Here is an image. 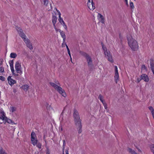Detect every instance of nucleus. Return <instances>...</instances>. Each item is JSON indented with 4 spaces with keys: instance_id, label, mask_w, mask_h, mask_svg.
<instances>
[{
    "instance_id": "f257e3e1",
    "label": "nucleus",
    "mask_w": 154,
    "mask_h": 154,
    "mask_svg": "<svg viewBox=\"0 0 154 154\" xmlns=\"http://www.w3.org/2000/svg\"><path fill=\"white\" fill-rule=\"evenodd\" d=\"M127 40L128 44L131 48L134 51L137 50L138 45L137 41L131 36L128 37Z\"/></svg>"
},
{
    "instance_id": "f03ea898",
    "label": "nucleus",
    "mask_w": 154,
    "mask_h": 154,
    "mask_svg": "<svg viewBox=\"0 0 154 154\" xmlns=\"http://www.w3.org/2000/svg\"><path fill=\"white\" fill-rule=\"evenodd\" d=\"M50 84L60 94L64 97L66 96V94L64 90L61 87L57 85L56 84L50 82Z\"/></svg>"
},
{
    "instance_id": "7ed1b4c3",
    "label": "nucleus",
    "mask_w": 154,
    "mask_h": 154,
    "mask_svg": "<svg viewBox=\"0 0 154 154\" xmlns=\"http://www.w3.org/2000/svg\"><path fill=\"white\" fill-rule=\"evenodd\" d=\"M16 29L18 31L20 36L23 39V41L26 44L30 43L29 40L28 38H26V35L23 32V30L20 27L16 26Z\"/></svg>"
},
{
    "instance_id": "20e7f679",
    "label": "nucleus",
    "mask_w": 154,
    "mask_h": 154,
    "mask_svg": "<svg viewBox=\"0 0 154 154\" xmlns=\"http://www.w3.org/2000/svg\"><path fill=\"white\" fill-rule=\"evenodd\" d=\"M73 116L75 125H80L81 120L80 119L78 111L75 109H74Z\"/></svg>"
},
{
    "instance_id": "39448f33",
    "label": "nucleus",
    "mask_w": 154,
    "mask_h": 154,
    "mask_svg": "<svg viewBox=\"0 0 154 154\" xmlns=\"http://www.w3.org/2000/svg\"><path fill=\"white\" fill-rule=\"evenodd\" d=\"M15 67L17 73H19L21 75L23 72L21 64L19 61H17L16 62Z\"/></svg>"
},
{
    "instance_id": "423d86ee",
    "label": "nucleus",
    "mask_w": 154,
    "mask_h": 154,
    "mask_svg": "<svg viewBox=\"0 0 154 154\" xmlns=\"http://www.w3.org/2000/svg\"><path fill=\"white\" fill-rule=\"evenodd\" d=\"M31 141L32 143L34 146L36 145L37 142H38V140L36 138V134L33 131H32L31 134Z\"/></svg>"
},
{
    "instance_id": "0eeeda50",
    "label": "nucleus",
    "mask_w": 154,
    "mask_h": 154,
    "mask_svg": "<svg viewBox=\"0 0 154 154\" xmlns=\"http://www.w3.org/2000/svg\"><path fill=\"white\" fill-rule=\"evenodd\" d=\"M104 54L106 56H107V57L108 60V61L111 63H112L113 62V60L109 51L106 50V51H105Z\"/></svg>"
},
{
    "instance_id": "6e6552de",
    "label": "nucleus",
    "mask_w": 154,
    "mask_h": 154,
    "mask_svg": "<svg viewBox=\"0 0 154 154\" xmlns=\"http://www.w3.org/2000/svg\"><path fill=\"white\" fill-rule=\"evenodd\" d=\"M115 74V80L116 83H117L118 82L119 80V75L118 72V68L116 66H114Z\"/></svg>"
},
{
    "instance_id": "1a4fd4ad",
    "label": "nucleus",
    "mask_w": 154,
    "mask_h": 154,
    "mask_svg": "<svg viewBox=\"0 0 154 154\" xmlns=\"http://www.w3.org/2000/svg\"><path fill=\"white\" fill-rule=\"evenodd\" d=\"M85 58L87 61L89 67L90 68H91L93 66L91 58L88 55Z\"/></svg>"
},
{
    "instance_id": "9d476101",
    "label": "nucleus",
    "mask_w": 154,
    "mask_h": 154,
    "mask_svg": "<svg viewBox=\"0 0 154 154\" xmlns=\"http://www.w3.org/2000/svg\"><path fill=\"white\" fill-rule=\"evenodd\" d=\"M11 76H9L7 79L9 84L11 86L17 83L16 81L11 78Z\"/></svg>"
},
{
    "instance_id": "9b49d317",
    "label": "nucleus",
    "mask_w": 154,
    "mask_h": 154,
    "mask_svg": "<svg viewBox=\"0 0 154 154\" xmlns=\"http://www.w3.org/2000/svg\"><path fill=\"white\" fill-rule=\"evenodd\" d=\"M150 68L154 75V61L153 59L151 58L149 60Z\"/></svg>"
},
{
    "instance_id": "f8f14e48",
    "label": "nucleus",
    "mask_w": 154,
    "mask_h": 154,
    "mask_svg": "<svg viewBox=\"0 0 154 154\" xmlns=\"http://www.w3.org/2000/svg\"><path fill=\"white\" fill-rule=\"evenodd\" d=\"M141 79L143 80L146 82H148L149 81V79L148 76L145 74H143L140 77Z\"/></svg>"
},
{
    "instance_id": "ddd939ff",
    "label": "nucleus",
    "mask_w": 154,
    "mask_h": 154,
    "mask_svg": "<svg viewBox=\"0 0 154 154\" xmlns=\"http://www.w3.org/2000/svg\"><path fill=\"white\" fill-rule=\"evenodd\" d=\"M91 0V3L90 4L88 3V6L90 10H93L95 8V6H94V3L93 1V0Z\"/></svg>"
},
{
    "instance_id": "4468645a",
    "label": "nucleus",
    "mask_w": 154,
    "mask_h": 154,
    "mask_svg": "<svg viewBox=\"0 0 154 154\" xmlns=\"http://www.w3.org/2000/svg\"><path fill=\"white\" fill-rule=\"evenodd\" d=\"M60 34L62 37L63 38V43L65 44V41H66V35H65L64 32H63V31L60 30Z\"/></svg>"
},
{
    "instance_id": "2eb2a0df",
    "label": "nucleus",
    "mask_w": 154,
    "mask_h": 154,
    "mask_svg": "<svg viewBox=\"0 0 154 154\" xmlns=\"http://www.w3.org/2000/svg\"><path fill=\"white\" fill-rule=\"evenodd\" d=\"M59 22L61 24L63 25V26L64 27V29L67 30V28L66 25L65 24V23L63 20L62 18L61 19H59Z\"/></svg>"
},
{
    "instance_id": "dca6fc26",
    "label": "nucleus",
    "mask_w": 154,
    "mask_h": 154,
    "mask_svg": "<svg viewBox=\"0 0 154 154\" xmlns=\"http://www.w3.org/2000/svg\"><path fill=\"white\" fill-rule=\"evenodd\" d=\"M76 127L78 129H79L78 133L79 134L81 133L82 132V123H80V125H75Z\"/></svg>"
},
{
    "instance_id": "f3484780",
    "label": "nucleus",
    "mask_w": 154,
    "mask_h": 154,
    "mask_svg": "<svg viewBox=\"0 0 154 154\" xmlns=\"http://www.w3.org/2000/svg\"><path fill=\"white\" fill-rule=\"evenodd\" d=\"M98 16H99V19H101L100 20V22L102 23H104L105 21H104V18L103 17V16L102 15L98 13Z\"/></svg>"
},
{
    "instance_id": "a211bd4d",
    "label": "nucleus",
    "mask_w": 154,
    "mask_h": 154,
    "mask_svg": "<svg viewBox=\"0 0 154 154\" xmlns=\"http://www.w3.org/2000/svg\"><path fill=\"white\" fill-rule=\"evenodd\" d=\"M151 113L153 118L154 119V109L152 106H150L148 107Z\"/></svg>"
},
{
    "instance_id": "6ab92c4d",
    "label": "nucleus",
    "mask_w": 154,
    "mask_h": 154,
    "mask_svg": "<svg viewBox=\"0 0 154 154\" xmlns=\"http://www.w3.org/2000/svg\"><path fill=\"white\" fill-rule=\"evenodd\" d=\"M57 17L56 16L53 15L52 17V22L53 23V26L55 25V24L57 21Z\"/></svg>"
},
{
    "instance_id": "aec40b11",
    "label": "nucleus",
    "mask_w": 154,
    "mask_h": 154,
    "mask_svg": "<svg viewBox=\"0 0 154 154\" xmlns=\"http://www.w3.org/2000/svg\"><path fill=\"white\" fill-rule=\"evenodd\" d=\"M128 151L129 152V153L131 154H137V153L134 150L132 149L131 148H128Z\"/></svg>"
},
{
    "instance_id": "412c9836",
    "label": "nucleus",
    "mask_w": 154,
    "mask_h": 154,
    "mask_svg": "<svg viewBox=\"0 0 154 154\" xmlns=\"http://www.w3.org/2000/svg\"><path fill=\"white\" fill-rule=\"evenodd\" d=\"M5 122H7L8 123L14 124V122L11 119L8 118L7 117H5Z\"/></svg>"
},
{
    "instance_id": "4be33fe9",
    "label": "nucleus",
    "mask_w": 154,
    "mask_h": 154,
    "mask_svg": "<svg viewBox=\"0 0 154 154\" xmlns=\"http://www.w3.org/2000/svg\"><path fill=\"white\" fill-rule=\"evenodd\" d=\"M29 86L27 85H25L23 86H22V88L25 91H27L28 89Z\"/></svg>"
},
{
    "instance_id": "5701e85b",
    "label": "nucleus",
    "mask_w": 154,
    "mask_h": 154,
    "mask_svg": "<svg viewBox=\"0 0 154 154\" xmlns=\"http://www.w3.org/2000/svg\"><path fill=\"white\" fill-rule=\"evenodd\" d=\"M98 98L100 99V101L102 102L103 104V103H105V102L104 101L103 99V97L102 95H101L100 94L99 95V96L98 97Z\"/></svg>"
},
{
    "instance_id": "b1692460",
    "label": "nucleus",
    "mask_w": 154,
    "mask_h": 154,
    "mask_svg": "<svg viewBox=\"0 0 154 154\" xmlns=\"http://www.w3.org/2000/svg\"><path fill=\"white\" fill-rule=\"evenodd\" d=\"M17 56V54L16 53H12L11 54L10 57L12 58H15Z\"/></svg>"
},
{
    "instance_id": "393cba45",
    "label": "nucleus",
    "mask_w": 154,
    "mask_h": 154,
    "mask_svg": "<svg viewBox=\"0 0 154 154\" xmlns=\"http://www.w3.org/2000/svg\"><path fill=\"white\" fill-rule=\"evenodd\" d=\"M27 47L29 48L30 50H32L33 49V47L32 46V45L31 43H28L26 44Z\"/></svg>"
},
{
    "instance_id": "a878e982",
    "label": "nucleus",
    "mask_w": 154,
    "mask_h": 154,
    "mask_svg": "<svg viewBox=\"0 0 154 154\" xmlns=\"http://www.w3.org/2000/svg\"><path fill=\"white\" fill-rule=\"evenodd\" d=\"M79 53L81 55L85 57H86L88 55V54L82 51H80Z\"/></svg>"
},
{
    "instance_id": "bb28decb",
    "label": "nucleus",
    "mask_w": 154,
    "mask_h": 154,
    "mask_svg": "<svg viewBox=\"0 0 154 154\" xmlns=\"http://www.w3.org/2000/svg\"><path fill=\"white\" fill-rule=\"evenodd\" d=\"M16 110V108L15 107H10V111L12 112L15 111Z\"/></svg>"
},
{
    "instance_id": "cd10ccee",
    "label": "nucleus",
    "mask_w": 154,
    "mask_h": 154,
    "mask_svg": "<svg viewBox=\"0 0 154 154\" xmlns=\"http://www.w3.org/2000/svg\"><path fill=\"white\" fill-rule=\"evenodd\" d=\"M5 114H2V115L0 116V119H2L3 121H5Z\"/></svg>"
},
{
    "instance_id": "c85d7f7f",
    "label": "nucleus",
    "mask_w": 154,
    "mask_h": 154,
    "mask_svg": "<svg viewBox=\"0 0 154 154\" xmlns=\"http://www.w3.org/2000/svg\"><path fill=\"white\" fill-rule=\"evenodd\" d=\"M151 150L154 154V144H151L150 146Z\"/></svg>"
},
{
    "instance_id": "c756f323",
    "label": "nucleus",
    "mask_w": 154,
    "mask_h": 154,
    "mask_svg": "<svg viewBox=\"0 0 154 154\" xmlns=\"http://www.w3.org/2000/svg\"><path fill=\"white\" fill-rule=\"evenodd\" d=\"M42 0L43 2L44 5L46 6H47L48 4V0Z\"/></svg>"
},
{
    "instance_id": "7c9ffc66",
    "label": "nucleus",
    "mask_w": 154,
    "mask_h": 154,
    "mask_svg": "<svg viewBox=\"0 0 154 154\" xmlns=\"http://www.w3.org/2000/svg\"><path fill=\"white\" fill-rule=\"evenodd\" d=\"M9 62L10 67H12V66H13L14 62H13V60H10L9 61Z\"/></svg>"
},
{
    "instance_id": "2f4dec72",
    "label": "nucleus",
    "mask_w": 154,
    "mask_h": 154,
    "mask_svg": "<svg viewBox=\"0 0 154 154\" xmlns=\"http://www.w3.org/2000/svg\"><path fill=\"white\" fill-rule=\"evenodd\" d=\"M0 154H7V153L5 152V151L2 149V148H1L0 149Z\"/></svg>"
},
{
    "instance_id": "473e14b6",
    "label": "nucleus",
    "mask_w": 154,
    "mask_h": 154,
    "mask_svg": "<svg viewBox=\"0 0 154 154\" xmlns=\"http://www.w3.org/2000/svg\"><path fill=\"white\" fill-rule=\"evenodd\" d=\"M36 146L39 149H40L41 148L42 145L39 142H37L36 143Z\"/></svg>"
},
{
    "instance_id": "72a5a7b5",
    "label": "nucleus",
    "mask_w": 154,
    "mask_h": 154,
    "mask_svg": "<svg viewBox=\"0 0 154 154\" xmlns=\"http://www.w3.org/2000/svg\"><path fill=\"white\" fill-rule=\"evenodd\" d=\"M130 8L131 9H134V5L133 3L132 2H130Z\"/></svg>"
},
{
    "instance_id": "f704fd0d",
    "label": "nucleus",
    "mask_w": 154,
    "mask_h": 154,
    "mask_svg": "<svg viewBox=\"0 0 154 154\" xmlns=\"http://www.w3.org/2000/svg\"><path fill=\"white\" fill-rule=\"evenodd\" d=\"M0 72H4V68L3 67H0Z\"/></svg>"
},
{
    "instance_id": "c9c22d12",
    "label": "nucleus",
    "mask_w": 154,
    "mask_h": 154,
    "mask_svg": "<svg viewBox=\"0 0 154 154\" xmlns=\"http://www.w3.org/2000/svg\"><path fill=\"white\" fill-rule=\"evenodd\" d=\"M11 67V70L12 72V74H14V66H12V67Z\"/></svg>"
},
{
    "instance_id": "e433bc0d",
    "label": "nucleus",
    "mask_w": 154,
    "mask_h": 154,
    "mask_svg": "<svg viewBox=\"0 0 154 154\" xmlns=\"http://www.w3.org/2000/svg\"><path fill=\"white\" fill-rule=\"evenodd\" d=\"M103 105L104 106V108L106 109H107L108 107L107 106V105L106 103L105 102L103 103Z\"/></svg>"
},
{
    "instance_id": "4c0bfd02",
    "label": "nucleus",
    "mask_w": 154,
    "mask_h": 154,
    "mask_svg": "<svg viewBox=\"0 0 154 154\" xmlns=\"http://www.w3.org/2000/svg\"><path fill=\"white\" fill-rule=\"evenodd\" d=\"M0 79L2 81H4L5 80V78L4 76H0Z\"/></svg>"
},
{
    "instance_id": "58836bf2",
    "label": "nucleus",
    "mask_w": 154,
    "mask_h": 154,
    "mask_svg": "<svg viewBox=\"0 0 154 154\" xmlns=\"http://www.w3.org/2000/svg\"><path fill=\"white\" fill-rule=\"evenodd\" d=\"M102 45L103 49L104 50V53H105V51H106V50H107L106 49V47H104L103 46V43H102Z\"/></svg>"
},
{
    "instance_id": "ea45409f",
    "label": "nucleus",
    "mask_w": 154,
    "mask_h": 154,
    "mask_svg": "<svg viewBox=\"0 0 154 154\" xmlns=\"http://www.w3.org/2000/svg\"><path fill=\"white\" fill-rule=\"evenodd\" d=\"M63 150H64V148H65V140H63Z\"/></svg>"
},
{
    "instance_id": "a19ab883",
    "label": "nucleus",
    "mask_w": 154,
    "mask_h": 154,
    "mask_svg": "<svg viewBox=\"0 0 154 154\" xmlns=\"http://www.w3.org/2000/svg\"><path fill=\"white\" fill-rule=\"evenodd\" d=\"M54 29H55L56 31L57 32L58 31H59L60 32V30H61L60 29H57L55 25V26H54Z\"/></svg>"
},
{
    "instance_id": "79ce46f5",
    "label": "nucleus",
    "mask_w": 154,
    "mask_h": 154,
    "mask_svg": "<svg viewBox=\"0 0 154 154\" xmlns=\"http://www.w3.org/2000/svg\"><path fill=\"white\" fill-rule=\"evenodd\" d=\"M65 45H66V48H67V51L68 52H69L70 51V50H69V49L68 46L66 44V43L65 42Z\"/></svg>"
},
{
    "instance_id": "37998d69",
    "label": "nucleus",
    "mask_w": 154,
    "mask_h": 154,
    "mask_svg": "<svg viewBox=\"0 0 154 154\" xmlns=\"http://www.w3.org/2000/svg\"><path fill=\"white\" fill-rule=\"evenodd\" d=\"M0 113L2 114H5V113L4 112L3 110H2V109H0Z\"/></svg>"
},
{
    "instance_id": "c03bdc74",
    "label": "nucleus",
    "mask_w": 154,
    "mask_h": 154,
    "mask_svg": "<svg viewBox=\"0 0 154 154\" xmlns=\"http://www.w3.org/2000/svg\"><path fill=\"white\" fill-rule=\"evenodd\" d=\"M58 14L59 15V19H62V18L61 17V14L60 12H59Z\"/></svg>"
},
{
    "instance_id": "a18cd8bd",
    "label": "nucleus",
    "mask_w": 154,
    "mask_h": 154,
    "mask_svg": "<svg viewBox=\"0 0 154 154\" xmlns=\"http://www.w3.org/2000/svg\"><path fill=\"white\" fill-rule=\"evenodd\" d=\"M46 154H50L49 150V149H47Z\"/></svg>"
},
{
    "instance_id": "49530a36",
    "label": "nucleus",
    "mask_w": 154,
    "mask_h": 154,
    "mask_svg": "<svg viewBox=\"0 0 154 154\" xmlns=\"http://www.w3.org/2000/svg\"><path fill=\"white\" fill-rule=\"evenodd\" d=\"M3 60V59H0V64H2Z\"/></svg>"
},
{
    "instance_id": "de8ad7c7",
    "label": "nucleus",
    "mask_w": 154,
    "mask_h": 154,
    "mask_svg": "<svg viewBox=\"0 0 154 154\" xmlns=\"http://www.w3.org/2000/svg\"><path fill=\"white\" fill-rule=\"evenodd\" d=\"M142 68H144V69H146V68L145 66L144 65H142Z\"/></svg>"
},
{
    "instance_id": "09e8293b",
    "label": "nucleus",
    "mask_w": 154,
    "mask_h": 154,
    "mask_svg": "<svg viewBox=\"0 0 154 154\" xmlns=\"http://www.w3.org/2000/svg\"><path fill=\"white\" fill-rule=\"evenodd\" d=\"M65 152L66 154H69V151L68 150H66L65 151Z\"/></svg>"
},
{
    "instance_id": "8fccbe9b",
    "label": "nucleus",
    "mask_w": 154,
    "mask_h": 154,
    "mask_svg": "<svg viewBox=\"0 0 154 154\" xmlns=\"http://www.w3.org/2000/svg\"><path fill=\"white\" fill-rule=\"evenodd\" d=\"M91 2V0H88V3H87V5L88 4V3L90 4Z\"/></svg>"
},
{
    "instance_id": "3c124183",
    "label": "nucleus",
    "mask_w": 154,
    "mask_h": 154,
    "mask_svg": "<svg viewBox=\"0 0 154 154\" xmlns=\"http://www.w3.org/2000/svg\"><path fill=\"white\" fill-rule=\"evenodd\" d=\"M136 148L137 149L138 151L140 152H142L137 147H136Z\"/></svg>"
},
{
    "instance_id": "603ef678",
    "label": "nucleus",
    "mask_w": 154,
    "mask_h": 154,
    "mask_svg": "<svg viewBox=\"0 0 154 154\" xmlns=\"http://www.w3.org/2000/svg\"><path fill=\"white\" fill-rule=\"evenodd\" d=\"M68 53L69 55V56L70 57H71V54H70V51H69V52H68Z\"/></svg>"
},
{
    "instance_id": "864d4df0",
    "label": "nucleus",
    "mask_w": 154,
    "mask_h": 154,
    "mask_svg": "<svg viewBox=\"0 0 154 154\" xmlns=\"http://www.w3.org/2000/svg\"><path fill=\"white\" fill-rule=\"evenodd\" d=\"M141 80V79H137L138 82H139Z\"/></svg>"
},
{
    "instance_id": "5fc2aeb1",
    "label": "nucleus",
    "mask_w": 154,
    "mask_h": 154,
    "mask_svg": "<svg viewBox=\"0 0 154 154\" xmlns=\"http://www.w3.org/2000/svg\"><path fill=\"white\" fill-rule=\"evenodd\" d=\"M125 2H126V5H127L128 6V1H125Z\"/></svg>"
},
{
    "instance_id": "6e6d98bb",
    "label": "nucleus",
    "mask_w": 154,
    "mask_h": 154,
    "mask_svg": "<svg viewBox=\"0 0 154 154\" xmlns=\"http://www.w3.org/2000/svg\"><path fill=\"white\" fill-rule=\"evenodd\" d=\"M13 75H14V76H18V74H16L15 73H14V74H13Z\"/></svg>"
},
{
    "instance_id": "4d7b16f0",
    "label": "nucleus",
    "mask_w": 154,
    "mask_h": 154,
    "mask_svg": "<svg viewBox=\"0 0 154 154\" xmlns=\"http://www.w3.org/2000/svg\"><path fill=\"white\" fill-rule=\"evenodd\" d=\"M64 109L63 110V112H62V113H61V116L63 115V111H64Z\"/></svg>"
},
{
    "instance_id": "13d9d810",
    "label": "nucleus",
    "mask_w": 154,
    "mask_h": 154,
    "mask_svg": "<svg viewBox=\"0 0 154 154\" xmlns=\"http://www.w3.org/2000/svg\"><path fill=\"white\" fill-rule=\"evenodd\" d=\"M13 91L14 92H16V89H14Z\"/></svg>"
},
{
    "instance_id": "bf43d9fd",
    "label": "nucleus",
    "mask_w": 154,
    "mask_h": 154,
    "mask_svg": "<svg viewBox=\"0 0 154 154\" xmlns=\"http://www.w3.org/2000/svg\"><path fill=\"white\" fill-rule=\"evenodd\" d=\"M70 57V60H71V62L72 63H73L72 62V58H71V57Z\"/></svg>"
},
{
    "instance_id": "052dcab7",
    "label": "nucleus",
    "mask_w": 154,
    "mask_h": 154,
    "mask_svg": "<svg viewBox=\"0 0 154 154\" xmlns=\"http://www.w3.org/2000/svg\"><path fill=\"white\" fill-rule=\"evenodd\" d=\"M50 6H51V8L52 9V6H51V4H50Z\"/></svg>"
},
{
    "instance_id": "680f3d73",
    "label": "nucleus",
    "mask_w": 154,
    "mask_h": 154,
    "mask_svg": "<svg viewBox=\"0 0 154 154\" xmlns=\"http://www.w3.org/2000/svg\"><path fill=\"white\" fill-rule=\"evenodd\" d=\"M63 151H64V150H63ZM63 154H64V152L63 151Z\"/></svg>"
},
{
    "instance_id": "e2e57ef3",
    "label": "nucleus",
    "mask_w": 154,
    "mask_h": 154,
    "mask_svg": "<svg viewBox=\"0 0 154 154\" xmlns=\"http://www.w3.org/2000/svg\"><path fill=\"white\" fill-rule=\"evenodd\" d=\"M57 12H58V13L59 12H60L58 10V11L57 10Z\"/></svg>"
},
{
    "instance_id": "0e129e2a",
    "label": "nucleus",
    "mask_w": 154,
    "mask_h": 154,
    "mask_svg": "<svg viewBox=\"0 0 154 154\" xmlns=\"http://www.w3.org/2000/svg\"><path fill=\"white\" fill-rule=\"evenodd\" d=\"M64 44L63 43H63H62V45H63V44Z\"/></svg>"
},
{
    "instance_id": "69168bd1",
    "label": "nucleus",
    "mask_w": 154,
    "mask_h": 154,
    "mask_svg": "<svg viewBox=\"0 0 154 154\" xmlns=\"http://www.w3.org/2000/svg\"><path fill=\"white\" fill-rule=\"evenodd\" d=\"M56 83V84H59V83Z\"/></svg>"
},
{
    "instance_id": "338daca9",
    "label": "nucleus",
    "mask_w": 154,
    "mask_h": 154,
    "mask_svg": "<svg viewBox=\"0 0 154 154\" xmlns=\"http://www.w3.org/2000/svg\"><path fill=\"white\" fill-rule=\"evenodd\" d=\"M128 0H125V1H127Z\"/></svg>"
},
{
    "instance_id": "774afa93",
    "label": "nucleus",
    "mask_w": 154,
    "mask_h": 154,
    "mask_svg": "<svg viewBox=\"0 0 154 154\" xmlns=\"http://www.w3.org/2000/svg\"><path fill=\"white\" fill-rule=\"evenodd\" d=\"M134 1H135V0H134Z\"/></svg>"
}]
</instances>
